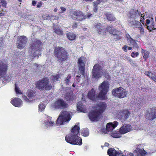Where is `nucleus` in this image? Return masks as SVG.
I'll list each match as a JSON object with an SVG mask.
<instances>
[{
    "label": "nucleus",
    "instance_id": "obj_12",
    "mask_svg": "<svg viewBox=\"0 0 156 156\" xmlns=\"http://www.w3.org/2000/svg\"><path fill=\"white\" fill-rule=\"evenodd\" d=\"M112 93L113 96L120 98L126 97L127 94L126 90L121 87L113 89Z\"/></svg>",
    "mask_w": 156,
    "mask_h": 156
},
{
    "label": "nucleus",
    "instance_id": "obj_5",
    "mask_svg": "<svg viewBox=\"0 0 156 156\" xmlns=\"http://www.w3.org/2000/svg\"><path fill=\"white\" fill-rule=\"evenodd\" d=\"M103 67L99 64H95L92 69V77L98 79L100 78L103 74L107 78L110 77L109 73L106 70H102Z\"/></svg>",
    "mask_w": 156,
    "mask_h": 156
},
{
    "label": "nucleus",
    "instance_id": "obj_42",
    "mask_svg": "<svg viewBox=\"0 0 156 156\" xmlns=\"http://www.w3.org/2000/svg\"><path fill=\"white\" fill-rule=\"evenodd\" d=\"M83 107V104L81 102H79L78 104H77V108L78 110L80 112H83L84 109Z\"/></svg>",
    "mask_w": 156,
    "mask_h": 156
},
{
    "label": "nucleus",
    "instance_id": "obj_9",
    "mask_svg": "<svg viewBox=\"0 0 156 156\" xmlns=\"http://www.w3.org/2000/svg\"><path fill=\"white\" fill-rule=\"evenodd\" d=\"M109 83L107 81H104L99 86L100 92L98 95L99 98L101 100L106 99V96L108 91Z\"/></svg>",
    "mask_w": 156,
    "mask_h": 156
},
{
    "label": "nucleus",
    "instance_id": "obj_52",
    "mask_svg": "<svg viewBox=\"0 0 156 156\" xmlns=\"http://www.w3.org/2000/svg\"><path fill=\"white\" fill-rule=\"evenodd\" d=\"M0 3L3 7L6 8L7 3L4 0H1Z\"/></svg>",
    "mask_w": 156,
    "mask_h": 156
},
{
    "label": "nucleus",
    "instance_id": "obj_58",
    "mask_svg": "<svg viewBox=\"0 0 156 156\" xmlns=\"http://www.w3.org/2000/svg\"><path fill=\"white\" fill-rule=\"evenodd\" d=\"M125 151V153H126V155L127 156H134V155L133 154V153H130L128 154V153L126 151L124 150Z\"/></svg>",
    "mask_w": 156,
    "mask_h": 156
},
{
    "label": "nucleus",
    "instance_id": "obj_31",
    "mask_svg": "<svg viewBox=\"0 0 156 156\" xmlns=\"http://www.w3.org/2000/svg\"><path fill=\"white\" fill-rule=\"evenodd\" d=\"M128 36L127 37V39L129 41L131 44L133 45L134 47L137 48H138L139 46L136 42V41L133 39L128 34Z\"/></svg>",
    "mask_w": 156,
    "mask_h": 156
},
{
    "label": "nucleus",
    "instance_id": "obj_43",
    "mask_svg": "<svg viewBox=\"0 0 156 156\" xmlns=\"http://www.w3.org/2000/svg\"><path fill=\"white\" fill-rule=\"evenodd\" d=\"M155 25V23L153 21H152L151 22V25L150 26H147V29L148 30H150V32H151L152 31V30H151V28L153 30H155L156 29V28H155L154 27Z\"/></svg>",
    "mask_w": 156,
    "mask_h": 156
},
{
    "label": "nucleus",
    "instance_id": "obj_59",
    "mask_svg": "<svg viewBox=\"0 0 156 156\" xmlns=\"http://www.w3.org/2000/svg\"><path fill=\"white\" fill-rule=\"evenodd\" d=\"M98 8V7L97 6L94 5V8L93 9L94 11L95 12H97Z\"/></svg>",
    "mask_w": 156,
    "mask_h": 156
},
{
    "label": "nucleus",
    "instance_id": "obj_3",
    "mask_svg": "<svg viewBox=\"0 0 156 156\" xmlns=\"http://www.w3.org/2000/svg\"><path fill=\"white\" fill-rule=\"evenodd\" d=\"M103 67L99 64H95L92 69V77L98 79L100 78L103 74L107 78L110 77L109 73L106 70H102Z\"/></svg>",
    "mask_w": 156,
    "mask_h": 156
},
{
    "label": "nucleus",
    "instance_id": "obj_36",
    "mask_svg": "<svg viewBox=\"0 0 156 156\" xmlns=\"http://www.w3.org/2000/svg\"><path fill=\"white\" fill-rule=\"evenodd\" d=\"M121 134L119 130V131L112 132L111 133V136L115 138H119L121 136Z\"/></svg>",
    "mask_w": 156,
    "mask_h": 156
},
{
    "label": "nucleus",
    "instance_id": "obj_41",
    "mask_svg": "<svg viewBox=\"0 0 156 156\" xmlns=\"http://www.w3.org/2000/svg\"><path fill=\"white\" fill-rule=\"evenodd\" d=\"M122 34V32L120 31L117 30L115 28H113L110 34L114 35H119V34Z\"/></svg>",
    "mask_w": 156,
    "mask_h": 156
},
{
    "label": "nucleus",
    "instance_id": "obj_46",
    "mask_svg": "<svg viewBox=\"0 0 156 156\" xmlns=\"http://www.w3.org/2000/svg\"><path fill=\"white\" fill-rule=\"evenodd\" d=\"M113 26L112 25H108L106 28L107 31L110 34L112 30Z\"/></svg>",
    "mask_w": 156,
    "mask_h": 156
},
{
    "label": "nucleus",
    "instance_id": "obj_64",
    "mask_svg": "<svg viewBox=\"0 0 156 156\" xmlns=\"http://www.w3.org/2000/svg\"><path fill=\"white\" fill-rule=\"evenodd\" d=\"M24 99L27 102H30L31 101L29 99H28L27 97L25 96L24 97Z\"/></svg>",
    "mask_w": 156,
    "mask_h": 156
},
{
    "label": "nucleus",
    "instance_id": "obj_34",
    "mask_svg": "<svg viewBox=\"0 0 156 156\" xmlns=\"http://www.w3.org/2000/svg\"><path fill=\"white\" fill-rule=\"evenodd\" d=\"M141 50L142 55L143 56V58L144 60H146L148 58L150 52L148 51H147V50L144 49L142 48H141Z\"/></svg>",
    "mask_w": 156,
    "mask_h": 156
},
{
    "label": "nucleus",
    "instance_id": "obj_10",
    "mask_svg": "<svg viewBox=\"0 0 156 156\" xmlns=\"http://www.w3.org/2000/svg\"><path fill=\"white\" fill-rule=\"evenodd\" d=\"M65 140L67 143L71 144L80 145L82 144V140L80 137L71 134L66 135Z\"/></svg>",
    "mask_w": 156,
    "mask_h": 156
},
{
    "label": "nucleus",
    "instance_id": "obj_28",
    "mask_svg": "<svg viewBox=\"0 0 156 156\" xmlns=\"http://www.w3.org/2000/svg\"><path fill=\"white\" fill-rule=\"evenodd\" d=\"M80 128L79 126L76 125L73 127L72 129L71 134L78 136L79 133Z\"/></svg>",
    "mask_w": 156,
    "mask_h": 156
},
{
    "label": "nucleus",
    "instance_id": "obj_18",
    "mask_svg": "<svg viewBox=\"0 0 156 156\" xmlns=\"http://www.w3.org/2000/svg\"><path fill=\"white\" fill-rule=\"evenodd\" d=\"M125 151L122 152L121 151H117L113 148L108 149L107 151V154L109 156H126Z\"/></svg>",
    "mask_w": 156,
    "mask_h": 156
},
{
    "label": "nucleus",
    "instance_id": "obj_7",
    "mask_svg": "<svg viewBox=\"0 0 156 156\" xmlns=\"http://www.w3.org/2000/svg\"><path fill=\"white\" fill-rule=\"evenodd\" d=\"M36 87L40 90H49L52 88V86L49 83V79L44 78L37 81L35 83Z\"/></svg>",
    "mask_w": 156,
    "mask_h": 156
},
{
    "label": "nucleus",
    "instance_id": "obj_51",
    "mask_svg": "<svg viewBox=\"0 0 156 156\" xmlns=\"http://www.w3.org/2000/svg\"><path fill=\"white\" fill-rule=\"evenodd\" d=\"M45 107V105L43 103H40L39 105V109L41 111L44 110Z\"/></svg>",
    "mask_w": 156,
    "mask_h": 156
},
{
    "label": "nucleus",
    "instance_id": "obj_8",
    "mask_svg": "<svg viewBox=\"0 0 156 156\" xmlns=\"http://www.w3.org/2000/svg\"><path fill=\"white\" fill-rule=\"evenodd\" d=\"M70 114L67 111H63L60 113L56 122L57 125H62L68 122L71 119Z\"/></svg>",
    "mask_w": 156,
    "mask_h": 156
},
{
    "label": "nucleus",
    "instance_id": "obj_11",
    "mask_svg": "<svg viewBox=\"0 0 156 156\" xmlns=\"http://www.w3.org/2000/svg\"><path fill=\"white\" fill-rule=\"evenodd\" d=\"M7 70V66L6 64L4 63L2 61L0 63V78L3 77L4 80L9 81L11 80L12 76H5V75Z\"/></svg>",
    "mask_w": 156,
    "mask_h": 156
},
{
    "label": "nucleus",
    "instance_id": "obj_14",
    "mask_svg": "<svg viewBox=\"0 0 156 156\" xmlns=\"http://www.w3.org/2000/svg\"><path fill=\"white\" fill-rule=\"evenodd\" d=\"M53 107L56 109H63L67 108L68 107V105L63 99L59 98L54 103Z\"/></svg>",
    "mask_w": 156,
    "mask_h": 156
},
{
    "label": "nucleus",
    "instance_id": "obj_57",
    "mask_svg": "<svg viewBox=\"0 0 156 156\" xmlns=\"http://www.w3.org/2000/svg\"><path fill=\"white\" fill-rule=\"evenodd\" d=\"M129 62L130 64L133 66H135L136 65L135 61L133 60L132 59H129Z\"/></svg>",
    "mask_w": 156,
    "mask_h": 156
},
{
    "label": "nucleus",
    "instance_id": "obj_24",
    "mask_svg": "<svg viewBox=\"0 0 156 156\" xmlns=\"http://www.w3.org/2000/svg\"><path fill=\"white\" fill-rule=\"evenodd\" d=\"M95 93L96 91L94 90V88L91 89L88 94V98L93 101H96L97 99L99 98L96 95Z\"/></svg>",
    "mask_w": 156,
    "mask_h": 156
},
{
    "label": "nucleus",
    "instance_id": "obj_55",
    "mask_svg": "<svg viewBox=\"0 0 156 156\" xmlns=\"http://www.w3.org/2000/svg\"><path fill=\"white\" fill-rule=\"evenodd\" d=\"M75 76H76V80L78 82H79L81 78V76L79 73H78V75Z\"/></svg>",
    "mask_w": 156,
    "mask_h": 156
},
{
    "label": "nucleus",
    "instance_id": "obj_16",
    "mask_svg": "<svg viewBox=\"0 0 156 156\" xmlns=\"http://www.w3.org/2000/svg\"><path fill=\"white\" fill-rule=\"evenodd\" d=\"M86 62V58L85 57L81 56L78 59V68L80 73L83 76L85 75Z\"/></svg>",
    "mask_w": 156,
    "mask_h": 156
},
{
    "label": "nucleus",
    "instance_id": "obj_40",
    "mask_svg": "<svg viewBox=\"0 0 156 156\" xmlns=\"http://www.w3.org/2000/svg\"><path fill=\"white\" fill-rule=\"evenodd\" d=\"M135 9H133L130 11L128 13V16L129 18H133L135 19Z\"/></svg>",
    "mask_w": 156,
    "mask_h": 156
},
{
    "label": "nucleus",
    "instance_id": "obj_37",
    "mask_svg": "<svg viewBox=\"0 0 156 156\" xmlns=\"http://www.w3.org/2000/svg\"><path fill=\"white\" fill-rule=\"evenodd\" d=\"M73 98V93L66 94L65 97L66 99L69 101H73L74 99Z\"/></svg>",
    "mask_w": 156,
    "mask_h": 156
},
{
    "label": "nucleus",
    "instance_id": "obj_62",
    "mask_svg": "<svg viewBox=\"0 0 156 156\" xmlns=\"http://www.w3.org/2000/svg\"><path fill=\"white\" fill-rule=\"evenodd\" d=\"M60 9L61 10V13H63L66 10V9L63 7H61Z\"/></svg>",
    "mask_w": 156,
    "mask_h": 156
},
{
    "label": "nucleus",
    "instance_id": "obj_53",
    "mask_svg": "<svg viewBox=\"0 0 156 156\" xmlns=\"http://www.w3.org/2000/svg\"><path fill=\"white\" fill-rule=\"evenodd\" d=\"M139 55V53L138 52H133L131 54V56L133 58H135V57H137Z\"/></svg>",
    "mask_w": 156,
    "mask_h": 156
},
{
    "label": "nucleus",
    "instance_id": "obj_54",
    "mask_svg": "<svg viewBox=\"0 0 156 156\" xmlns=\"http://www.w3.org/2000/svg\"><path fill=\"white\" fill-rule=\"evenodd\" d=\"M122 34H119V35H116L117 36L114 38L115 41H119L122 39V37L120 36Z\"/></svg>",
    "mask_w": 156,
    "mask_h": 156
},
{
    "label": "nucleus",
    "instance_id": "obj_15",
    "mask_svg": "<svg viewBox=\"0 0 156 156\" xmlns=\"http://www.w3.org/2000/svg\"><path fill=\"white\" fill-rule=\"evenodd\" d=\"M70 17L73 20H77L79 21L84 20L85 18L83 12L79 10L71 11Z\"/></svg>",
    "mask_w": 156,
    "mask_h": 156
},
{
    "label": "nucleus",
    "instance_id": "obj_2",
    "mask_svg": "<svg viewBox=\"0 0 156 156\" xmlns=\"http://www.w3.org/2000/svg\"><path fill=\"white\" fill-rule=\"evenodd\" d=\"M54 55L60 63L66 60L69 58V55L67 50L62 47H58L54 49Z\"/></svg>",
    "mask_w": 156,
    "mask_h": 156
},
{
    "label": "nucleus",
    "instance_id": "obj_33",
    "mask_svg": "<svg viewBox=\"0 0 156 156\" xmlns=\"http://www.w3.org/2000/svg\"><path fill=\"white\" fill-rule=\"evenodd\" d=\"M36 92L32 90H28L27 92V96L30 99L33 98L36 96Z\"/></svg>",
    "mask_w": 156,
    "mask_h": 156
},
{
    "label": "nucleus",
    "instance_id": "obj_29",
    "mask_svg": "<svg viewBox=\"0 0 156 156\" xmlns=\"http://www.w3.org/2000/svg\"><path fill=\"white\" fill-rule=\"evenodd\" d=\"M53 30L59 36L62 35L63 34V32L62 30L58 27V26H54Z\"/></svg>",
    "mask_w": 156,
    "mask_h": 156
},
{
    "label": "nucleus",
    "instance_id": "obj_45",
    "mask_svg": "<svg viewBox=\"0 0 156 156\" xmlns=\"http://www.w3.org/2000/svg\"><path fill=\"white\" fill-rule=\"evenodd\" d=\"M107 2V0H98L94 2V5L97 6L101 2Z\"/></svg>",
    "mask_w": 156,
    "mask_h": 156
},
{
    "label": "nucleus",
    "instance_id": "obj_13",
    "mask_svg": "<svg viewBox=\"0 0 156 156\" xmlns=\"http://www.w3.org/2000/svg\"><path fill=\"white\" fill-rule=\"evenodd\" d=\"M130 113L128 110L124 109L117 112V116L122 122H124L129 117Z\"/></svg>",
    "mask_w": 156,
    "mask_h": 156
},
{
    "label": "nucleus",
    "instance_id": "obj_19",
    "mask_svg": "<svg viewBox=\"0 0 156 156\" xmlns=\"http://www.w3.org/2000/svg\"><path fill=\"white\" fill-rule=\"evenodd\" d=\"M94 27L96 28V30L99 34L102 35H105L106 30L105 28H103L101 23H95L94 25Z\"/></svg>",
    "mask_w": 156,
    "mask_h": 156
},
{
    "label": "nucleus",
    "instance_id": "obj_23",
    "mask_svg": "<svg viewBox=\"0 0 156 156\" xmlns=\"http://www.w3.org/2000/svg\"><path fill=\"white\" fill-rule=\"evenodd\" d=\"M131 126L129 124L124 125L119 129V132L122 134H124L131 130Z\"/></svg>",
    "mask_w": 156,
    "mask_h": 156
},
{
    "label": "nucleus",
    "instance_id": "obj_47",
    "mask_svg": "<svg viewBox=\"0 0 156 156\" xmlns=\"http://www.w3.org/2000/svg\"><path fill=\"white\" fill-rule=\"evenodd\" d=\"M15 91L17 94H22V93L19 89L17 87L16 83H15Z\"/></svg>",
    "mask_w": 156,
    "mask_h": 156
},
{
    "label": "nucleus",
    "instance_id": "obj_38",
    "mask_svg": "<svg viewBox=\"0 0 156 156\" xmlns=\"http://www.w3.org/2000/svg\"><path fill=\"white\" fill-rule=\"evenodd\" d=\"M81 134L84 136H88L89 135V131L87 128H84L82 129L81 131Z\"/></svg>",
    "mask_w": 156,
    "mask_h": 156
},
{
    "label": "nucleus",
    "instance_id": "obj_27",
    "mask_svg": "<svg viewBox=\"0 0 156 156\" xmlns=\"http://www.w3.org/2000/svg\"><path fill=\"white\" fill-rule=\"evenodd\" d=\"M144 74L152 80L156 82V73H152L150 71H147L145 72Z\"/></svg>",
    "mask_w": 156,
    "mask_h": 156
},
{
    "label": "nucleus",
    "instance_id": "obj_21",
    "mask_svg": "<svg viewBox=\"0 0 156 156\" xmlns=\"http://www.w3.org/2000/svg\"><path fill=\"white\" fill-rule=\"evenodd\" d=\"M11 103L16 107H20L22 104L21 100L18 98H13L11 101Z\"/></svg>",
    "mask_w": 156,
    "mask_h": 156
},
{
    "label": "nucleus",
    "instance_id": "obj_60",
    "mask_svg": "<svg viewBox=\"0 0 156 156\" xmlns=\"http://www.w3.org/2000/svg\"><path fill=\"white\" fill-rule=\"evenodd\" d=\"M127 46L126 45H125L122 48V49L124 51L126 52L127 51Z\"/></svg>",
    "mask_w": 156,
    "mask_h": 156
},
{
    "label": "nucleus",
    "instance_id": "obj_35",
    "mask_svg": "<svg viewBox=\"0 0 156 156\" xmlns=\"http://www.w3.org/2000/svg\"><path fill=\"white\" fill-rule=\"evenodd\" d=\"M135 152L137 153L138 155L141 156L145 155L147 153V152L143 149H140L137 148L135 150Z\"/></svg>",
    "mask_w": 156,
    "mask_h": 156
},
{
    "label": "nucleus",
    "instance_id": "obj_25",
    "mask_svg": "<svg viewBox=\"0 0 156 156\" xmlns=\"http://www.w3.org/2000/svg\"><path fill=\"white\" fill-rule=\"evenodd\" d=\"M141 22L136 20L129 21V25L134 29H138L141 26Z\"/></svg>",
    "mask_w": 156,
    "mask_h": 156
},
{
    "label": "nucleus",
    "instance_id": "obj_56",
    "mask_svg": "<svg viewBox=\"0 0 156 156\" xmlns=\"http://www.w3.org/2000/svg\"><path fill=\"white\" fill-rule=\"evenodd\" d=\"M85 17L84 20L86 18H89L90 17L92 16V14L90 13H88L87 14L85 15H84Z\"/></svg>",
    "mask_w": 156,
    "mask_h": 156
},
{
    "label": "nucleus",
    "instance_id": "obj_50",
    "mask_svg": "<svg viewBox=\"0 0 156 156\" xmlns=\"http://www.w3.org/2000/svg\"><path fill=\"white\" fill-rule=\"evenodd\" d=\"M138 29L140 30V34L141 35H144V30L143 26L141 25Z\"/></svg>",
    "mask_w": 156,
    "mask_h": 156
},
{
    "label": "nucleus",
    "instance_id": "obj_63",
    "mask_svg": "<svg viewBox=\"0 0 156 156\" xmlns=\"http://www.w3.org/2000/svg\"><path fill=\"white\" fill-rule=\"evenodd\" d=\"M77 23H75L73 24L72 25V27L73 28H76L77 27Z\"/></svg>",
    "mask_w": 156,
    "mask_h": 156
},
{
    "label": "nucleus",
    "instance_id": "obj_26",
    "mask_svg": "<svg viewBox=\"0 0 156 156\" xmlns=\"http://www.w3.org/2000/svg\"><path fill=\"white\" fill-rule=\"evenodd\" d=\"M104 15L106 17L108 21L113 22L115 21L116 20L115 17L111 12H105Z\"/></svg>",
    "mask_w": 156,
    "mask_h": 156
},
{
    "label": "nucleus",
    "instance_id": "obj_49",
    "mask_svg": "<svg viewBox=\"0 0 156 156\" xmlns=\"http://www.w3.org/2000/svg\"><path fill=\"white\" fill-rule=\"evenodd\" d=\"M135 19L139 17L141 14V13L140 11H139L137 10H135Z\"/></svg>",
    "mask_w": 156,
    "mask_h": 156
},
{
    "label": "nucleus",
    "instance_id": "obj_1",
    "mask_svg": "<svg viewBox=\"0 0 156 156\" xmlns=\"http://www.w3.org/2000/svg\"><path fill=\"white\" fill-rule=\"evenodd\" d=\"M106 107V104L103 102L96 105L95 108L97 110H92L89 112L88 116L89 119L92 121H98Z\"/></svg>",
    "mask_w": 156,
    "mask_h": 156
},
{
    "label": "nucleus",
    "instance_id": "obj_32",
    "mask_svg": "<svg viewBox=\"0 0 156 156\" xmlns=\"http://www.w3.org/2000/svg\"><path fill=\"white\" fill-rule=\"evenodd\" d=\"M67 38L70 41L74 40L76 38V35L72 32H70L66 34Z\"/></svg>",
    "mask_w": 156,
    "mask_h": 156
},
{
    "label": "nucleus",
    "instance_id": "obj_20",
    "mask_svg": "<svg viewBox=\"0 0 156 156\" xmlns=\"http://www.w3.org/2000/svg\"><path fill=\"white\" fill-rule=\"evenodd\" d=\"M151 112L147 113L146 118L150 120H152L156 118V109L153 108L151 109Z\"/></svg>",
    "mask_w": 156,
    "mask_h": 156
},
{
    "label": "nucleus",
    "instance_id": "obj_30",
    "mask_svg": "<svg viewBox=\"0 0 156 156\" xmlns=\"http://www.w3.org/2000/svg\"><path fill=\"white\" fill-rule=\"evenodd\" d=\"M51 119V117L49 116H47L45 120V123L48 126H53L54 125V122L53 121H52Z\"/></svg>",
    "mask_w": 156,
    "mask_h": 156
},
{
    "label": "nucleus",
    "instance_id": "obj_6",
    "mask_svg": "<svg viewBox=\"0 0 156 156\" xmlns=\"http://www.w3.org/2000/svg\"><path fill=\"white\" fill-rule=\"evenodd\" d=\"M42 43L41 41L36 38H33L32 43L30 48V51L33 52V56L36 57L40 55V51L42 47Z\"/></svg>",
    "mask_w": 156,
    "mask_h": 156
},
{
    "label": "nucleus",
    "instance_id": "obj_22",
    "mask_svg": "<svg viewBox=\"0 0 156 156\" xmlns=\"http://www.w3.org/2000/svg\"><path fill=\"white\" fill-rule=\"evenodd\" d=\"M118 124V122L116 121L107 123L106 126V130L108 132L112 131L117 126Z\"/></svg>",
    "mask_w": 156,
    "mask_h": 156
},
{
    "label": "nucleus",
    "instance_id": "obj_48",
    "mask_svg": "<svg viewBox=\"0 0 156 156\" xmlns=\"http://www.w3.org/2000/svg\"><path fill=\"white\" fill-rule=\"evenodd\" d=\"M140 21L143 24H144V17L145 16L144 14H141V15H140Z\"/></svg>",
    "mask_w": 156,
    "mask_h": 156
},
{
    "label": "nucleus",
    "instance_id": "obj_4",
    "mask_svg": "<svg viewBox=\"0 0 156 156\" xmlns=\"http://www.w3.org/2000/svg\"><path fill=\"white\" fill-rule=\"evenodd\" d=\"M103 67L99 64H95L92 69V77L98 79L100 78L103 74L107 78L110 77L109 73L106 70H102Z\"/></svg>",
    "mask_w": 156,
    "mask_h": 156
},
{
    "label": "nucleus",
    "instance_id": "obj_44",
    "mask_svg": "<svg viewBox=\"0 0 156 156\" xmlns=\"http://www.w3.org/2000/svg\"><path fill=\"white\" fill-rule=\"evenodd\" d=\"M72 77L71 74L68 75L67 77L64 80L65 83H66L67 84H69L70 81V80Z\"/></svg>",
    "mask_w": 156,
    "mask_h": 156
},
{
    "label": "nucleus",
    "instance_id": "obj_39",
    "mask_svg": "<svg viewBox=\"0 0 156 156\" xmlns=\"http://www.w3.org/2000/svg\"><path fill=\"white\" fill-rule=\"evenodd\" d=\"M60 76L59 74L53 75L51 76L50 79L53 81L55 82L58 81L60 78Z\"/></svg>",
    "mask_w": 156,
    "mask_h": 156
},
{
    "label": "nucleus",
    "instance_id": "obj_17",
    "mask_svg": "<svg viewBox=\"0 0 156 156\" xmlns=\"http://www.w3.org/2000/svg\"><path fill=\"white\" fill-rule=\"evenodd\" d=\"M17 42V48L21 49L25 46L27 42V38L24 36H18Z\"/></svg>",
    "mask_w": 156,
    "mask_h": 156
},
{
    "label": "nucleus",
    "instance_id": "obj_61",
    "mask_svg": "<svg viewBox=\"0 0 156 156\" xmlns=\"http://www.w3.org/2000/svg\"><path fill=\"white\" fill-rule=\"evenodd\" d=\"M42 5V2H38V4L37 5V8H39L41 7Z\"/></svg>",
    "mask_w": 156,
    "mask_h": 156
}]
</instances>
